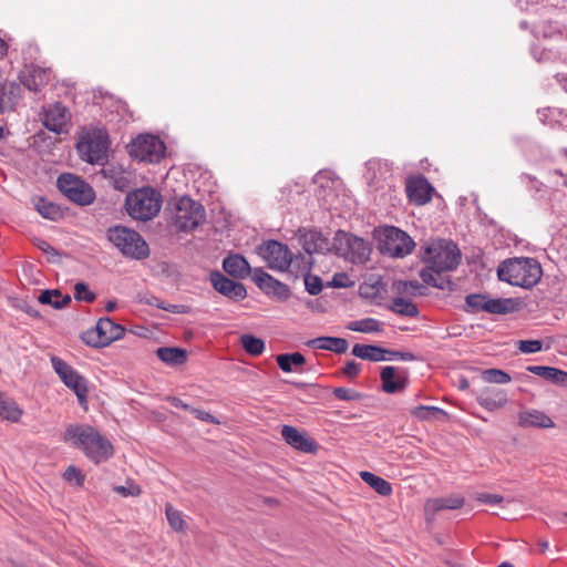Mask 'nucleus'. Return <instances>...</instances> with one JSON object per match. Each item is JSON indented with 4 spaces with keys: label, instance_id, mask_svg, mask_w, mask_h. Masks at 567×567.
I'll return each instance as SVG.
<instances>
[{
    "label": "nucleus",
    "instance_id": "f257e3e1",
    "mask_svg": "<svg viewBox=\"0 0 567 567\" xmlns=\"http://www.w3.org/2000/svg\"><path fill=\"white\" fill-rule=\"evenodd\" d=\"M63 440L82 450L96 464L107 461L114 452L112 443L102 436L95 427L86 424L69 425Z\"/></svg>",
    "mask_w": 567,
    "mask_h": 567
},
{
    "label": "nucleus",
    "instance_id": "f03ea898",
    "mask_svg": "<svg viewBox=\"0 0 567 567\" xmlns=\"http://www.w3.org/2000/svg\"><path fill=\"white\" fill-rule=\"evenodd\" d=\"M497 276L499 280L512 286L530 289L539 282L543 269L535 258L516 257L503 261L497 269Z\"/></svg>",
    "mask_w": 567,
    "mask_h": 567
},
{
    "label": "nucleus",
    "instance_id": "7ed1b4c3",
    "mask_svg": "<svg viewBox=\"0 0 567 567\" xmlns=\"http://www.w3.org/2000/svg\"><path fill=\"white\" fill-rule=\"evenodd\" d=\"M162 195L152 187H142L128 193L125 197V209L135 220H152L161 210Z\"/></svg>",
    "mask_w": 567,
    "mask_h": 567
},
{
    "label": "nucleus",
    "instance_id": "20e7f679",
    "mask_svg": "<svg viewBox=\"0 0 567 567\" xmlns=\"http://www.w3.org/2000/svg\"><path fill=\"white\" fill-rule=\"evenodd\" d=\"M106 238L125 257L143 260L150 256V247L145 239L131 228L121 225L110 227Z\"/></svg>",
    "mask_w": 567,
    "mask_h": 567
},
{
    "label": "nucleus",
    "instance_id": "39448f33",
    "mask_svg": "<svg viewBox=\"0 0 567 567\" xmlns=\"http://www.w3.org/2000/svg\"><path fill=\"white\" fill-rule=\"evenodd\" d=\"M173 225L181 231H190L202 225L206 213L204 206L188 196L173 199L168 204Z\"/></svg>",
    "mask_w": 567,
    "mask_h": 567
},
{
    "label": "nucleus",
    "instance_id": "423d86ee",
    "mask_svg": "<svg viewBox=\"0 0 567 567\" xmlns=\"http://www.w3.org/2000/svg\"><path fill=\"white\" fill-rule=\"evenodd\" d=\"M422 260L434 270L452 271L461 261V251L453 241L439 239L425 247Z\"/></svg>",
    "mask_w": 567,
    "mask_h": 567
},
{
    "label": "nucleus",
    "instance_id": "0eeeda50",
    "mask_svg": "<svg viewBox=\"0 0 567 567\" xmlns=\"http://www.w3.org/2000/svg\"><path fill=\"white\" fill-rule=\"evenodd\" d=\"M337 252L352 264H365L372 252L371 244L350 233L338 230L333 237Z\"/></svg>",
    "mask_w": 567,
    "mask_h": 567
},
{
    "label": "nucleus",
    "instance_id": "6e6552de",
    "mask_svg": "<svg viewBox=\"0 0 567 567\" xmlns=\"http://www.w3.org/2000/svg\"><path fill=\"white\" fill-rule=\"evenodd\" d=\"M131 157L145 163H158L166 152L164 142L153 134H140L126 146Z\"/></svg>",
    "mask_w": 567,
    "mask_h": 567
},
{
    "label": "nucleus",
    "instance_id": "1a4fd4ad",
    "mask_svg": "<svg viewBox=\"0 0 567 567\" xmlns=\"http://www.w3.org/2000/svg\"><path fill=\"white\" fill-rule=\"evenodd\" d=\"M76 150L83 161L103 165L107 161L109 136L103 131L86 133L78 141Z\"/></svg>",
    "mask_w": 567,
    "mask_h": 567
},
{
    "label": "nucleus",
    "instance_id": "9d476101",
    "mask_svg": "<svg viewBox=\"0 0 567 567\" xmlns=\"http://www.w3.org/2000/svg\"><path fill=\"white\" fill-rule=\"evenodd\" d=\"M415 244L403 230L394 226H385L380 233L379 249L383 255L403 258L412 252Z\"/></svg>",
    "mask_w": 567,
    "mask_h": 567
},
{
    "label": "nucleus",
    "instance_id": "9b49d317",
    "mask_svg": "<svg viewBox=\"0 0 567 567\" xmlns=\"http://www.w3.org/2000/svg\"><path fill=\"white\" fill-rule=\"evenodd\" d=\"M56 186L69 200L79 206L90 205L95 199V192L90 184L74 174H61Z\"/></svg>",
    "mask_w": 567,
    "mask_h": 567
},
{
    "label": "nucleus",
    "instance_id": "f8f14e48",
    "mask_svg": "<svg viewBox=\"0 0 567 567\" xmlns=\"http://www.w3.org/2000/svg\"><path fill=\"white\" fill-rule=\"evenodd\" d=\"M124 334L125 328L123 326L115 323L109 317H103L99 319L95 327L83 332L82 340L87 346L103 348L123 338Z\"/></svg>",
    "mask_w": 567,
    "mask_h": 567
},
{
    "label": "nucleus",
    "instance_id": "ddd939ff",
    "mask_svg": "<svg viewBox=\"0 0 567 567\" xmlns=\"http://www.w3.org/2000/svg\"><path fill=\"white\" fill-rule=\"evenodd\" d=\"M51 364L62 382L75 393L79 403L81 405L86 404L89 393L86 380L69 363L56 355L51 357Z\"/></svg>",
    "mask_w": 567,
    "mask_h": 567
},
{
    "label": "nucleus",
    "instance_id": "4468645a",
    "mask_svg": "<svg viewBox=\"0 0 567 567\" xmlns=\"http://www.w3.org/2000/svg\"><path fill=\"white\" fill-rule=\"evenodd\" d=\"M258 254L272 270H288L292 262V252L288 246L277 240H267L258 247Z\"/></svg>",
    "mask_w": 567,
    "mask_h": 567
},
{
    "label": "nucleus",
    "instance_id": "2eb2a0df",
    "mask_svg": "<svg viewBox=\"0 0 567 567\" xmlns=\"http://www.w3.org/2000/svg\"><path fill=\"white\" fill-rule=\"evenodd\" d=\"M252 281L264 293L279 301H286L291 296L288 285L279 281L260 267L254 269Z\"/></svg>",
    "mask_w": 567,
    "mask_h": 567
},
{
    "label": "nucleus",
    "instance_id": "dca6fc26",
    "mask_svg": "<svg viewBox=\"0 0 567 567\" xmlns=\"http://www.w3.org/2000/svg\"><path fill=\"white\" fill-rule=\"evenodd\" d=\"M210 282L217 292L231 300L240 301L247 297L246 287L241 282L234 281L220 271L210 274Z\"/></svg>",
    "mask_w": 567,
    "mask_h": 567
},
{
    "label": "nucleus",
    "instance_id": "f3484780",
    "mask_svg": "<svg viewBox=\"0 0 567 567\" xmlns=\"http://www.w3.org/2000/svg\"><path fill=\"white\" fill-rule=\"evenodd\" d=\"M380 378L382 390L389 394L401 392L409 385V377L405 369L400 370L395 367L386 365L382 369Z\"/></svg>",
    "mask_w": 567,
    "mask_h": 567
},
{
    "label": "nucleus",
    "instance_id": "a211bd4d",
    "mask_svg": "<svg viewBox=\"0 0 567 567\" xmlns=\"http://www.w3.org/2000/svg\"><path fill=\"white\" fill-rule=\"evenodd\" d=\"M70 120L69 110L61 103H54L43 110V125L51 132L62 133Z\"/></svg>",
    "mask_w": 567,
    "mask_h": 567
},
{
    "label": "nucleus",
    "instance_id": "6ab92c4d",
    "mask_svg": "<svg viewBox=\"0 0 567 567\" xmlns=\"http://www.w3.org/2000/svg\"><path fill=\"white\" fill-rule=\"evenodd\" d=\"M433 189L429 181L422 175L410 177L406 181V195L410 202L415 205H425L429 203L432 198Z\"/></svg>",
    "mask_w": 567,
    "mask_h": 567
},
{
    "label": "nucleus",
    "instance_id": "aec40b11",
    "mask_svg": "<svg viewBox=\"0 0 567 567\" xmlns=\"http://www.w3.org/2000/svg\"><path fill=\"white\" fill-rule=\"evenodd\" d=\"M281 436L287 444L303 453H315L318 449V444L312 439L295 426L284 425Z\"/></svg>",
    "mask_w": 567,
    "mask_h": 567
},
{
    "label": "nucleus",
    "instance_id": "412c9836",
    "mask_svg": "<svg viewBox=\"0 0 567 567\" xmlns=\"http://www.w3.org/2000/svg\"><path fill=\"white\" fill-rule=\"evenodd\" d=\"M51 71L40 66H27L19 74L20 84L33 92H39L50 81Z\"/></svg>",
    "mask_w": 567,
    "mask_h": 567
},
{
    "label": "nucleus",
    "instance_id": "4be33fe9",
    "mask_svg": "<svg viewBox=\"0 0 567 567\" xmlns=\"http://www.w3.org/2000/svg\"><path fill=\"white\" fill-rule=\"evenodd\" d=\"M465 499L461 495L430 498L424 504V515L427 522H433L435 515L443 509H458L463 507Z\"/></svg>",
    "mask_w": 567,
    "mask_h": 567
},
{
    "label": "nucleus",
    "instance_id": "5701e85b",
    "mask_svg": "<svg viewBox=\"0 0 567 567\" xmlns=\"http://www.w3.org/2000/svg\"><path fill=\"white\" fill-rule=\"evenodd\" d=\"M299 240L303 250L308 255L322 254L329 250L328 239L316 229L305 230Z\"/></svg>",
    "mask_w": 567,
    "mask_h": 567
},
{
    "label": "nucleus",
    "instance_id": "b1692460",
    "mask_svg": "<svg viewBox=\"0 0 567 567\" xmlns=\"http://www.w3.org/2000/svg\"><path fill=\"white\" fill-rule=\"evenodd\" d=\"M224 270L231 277L237 279H245L249 275L252 276L254 269L250 268L247 259L239 254L228 255L223 260Z\"/></svg>",
    "mask_w": 567,
    "mask_h": 567
},
{
    "label": "nucleus",
    "instance_id": "393cba45",
    "mask_svg": "<svg viewBox=\"0 0 567 567\" xmlns=\"http://www.w3.org/2000/svg\"><path fill=\"white\" fill-rule=\"evenodd\" d=\"M518 425L520 427L551 429L554 421L544 412L538 410L524 411L518 414Z\"/></svg>",
    "mask_w": 567,
    "mask_h": 567
},
{
    "label": "nucleus",
    "instance_id": "a878e982",
    "mask_svg": "<svg viewBox=\"0 0 567 567\" xmlns=\"http://www.w3.org/2000/svg\"><path fill=\"white\" fill-rule=\"evenodd\" d=\"M476 400L482 408L491 412L503 408L507 403V396L504 391L491 388L482 390L477 394Z\"/></svg>",
    "mask_w": 567,
    "mask_h": 567
},
{
    "label": "nucleus",
    "instance_id": "bb28decb",
    "mask_svg": "<svg viewBox=\"0 0 567 567\" xmlns=\"http://www.w3.org/2000/svg\"><path fill=\"white\" fill-rule=\"evenodd\" d=\"M21 97V85L16 82H0V113L12 110Z\"/></svg>",
    "mask_w": 567,
    "mask_h": 567
},
{
    "label": "nucleus",
    "instance_id": "cd10ccee",
    "mask_svg": "<svg viewBox=\"0 0 567 567\" xmlns=\"http://www.w3.org/2000/svg\"><path fill=\"white\" fill-rule=\"evenodd\" d=\"M306 346L312 349L328 350L341 354L348 350L349 343L346 339L339 337H318L308 340Z\"/></svg>",
    "mask_w": 567,
    "mask_h": 567
},
{
    "label": "nucleus",
    "instance_id": "c85d7f7f",
    "mask_svg": "<svg viewBox=\"0 0 567 567\" xmlns=\"http://www.w3.org/2000/svg\"><path fill=\"white\" fill-rule=\"evenodd\" d=\"M384 290L385 284L380 278H370L359 286L360 297L374 305H380L382 300V292Z\"/></svg>",
    "mask_w": 567,
    "mask_h": 567
},
{
    "label": "nucleus",
    "instance_id": "c756f323",
    "mask_svg": "<svg viewBox=\"0 0 567 567\" xmlns=\"http://www.w3.org/2000/svg\"><path fill=\"white\" fill-rule=\"evenodd\" d=\"M443 271L434 270L433 267L427 266L420 271L422 281L429 286L441 290H452L453 282L449 276L443 275Z\"/></svg>",
    "mask_w": 567,
    "mask_h": 567
},
{
    "label": "nucleus",
    "instance_id": "7c9ffc66",
    "mask_svg": "<svg viewBox=\"0 0 567 567\" xmlns=\"http://www.w3.org/2000/svg\"><path fill=\"white\" fill-rule=\"evenodd\" d=\"M526 370L535 375L542 377L554 384H567V372L558 368L546 365H528Z\"/></svg>",
    "mask_w": 567,
    "mask_h": 567
},
{
    "label": "nucleus",
    "instance_id": "2f4dec72",
    "mask_svg": "<svg viewBox=\"0 0 567 567\" xmlns=\"http://www.w3.org/2000/svg\"><path fill=\"white\" fill-rule=\"evenodd\" d=\"M519 302L514 298H489L484 302L485 312L493 315H507L518 309Z\"/></svg>",
    "mask_w": 567,
    "mask_h": 567
},
{
    "label": "nucleus",
    "instance_id": "473e14b6",
    "mask_svg": "<svg viewBox=\"0 0 567 567\" xmlns=\"http://www.w3.org/2000/svg\"><path fill=\"white\" fill-rule=\"evenodd\" d=\"M386 349L374 344H354L352 354L357 358L373 362L385 361Z\"/></svg>",
    "mask_w": 567,
    "mask_h": 567
},
{
    "label": "nucleus",
    "instance_id": "72a5a7b5",
    "mask_svg": "<svg viewBox=\"0 0 567 567\" xmlns=\"http://www.w3.org/2000/svg\"><path fill=\"white\" fill-rule=\"evenodd\" d=\"M38 301L43 305H50L54 309H63L71 302V297L62 295L58 289H47L39 295Z\"/></svg>",
    "mask_w": 567,
    "mask_h": 567
},
{
    "label": "nucleus",
    "instance_id": "f704fd0d",
    "mask_svg": "<svg viewBox=\"0 0 567 567\" xmlns=\"http://www.w3.org/2000/svg\"><path fill=\"white\" fill-rule=\"evenodd\" d=\"M158 359L171 365L183 364L187 360V352L181 348L161 347L156 350Z\"/></svg>",
    "mask_w": 567,
    "mask_h": 567
},
{
    "label": "nucleus",
    "instance_id": "c9c22d12",
    "mask_svg": "<svg viewBox=\"0 0 567 567\" xmlns=\"http://www.w3.org/2000/svg\"><path fill=\"white\" fill-rule=\"evenodd\" d=\"M347 329L361 333H380L383 331V323L374 318H363L349 322Z\"/></svg>",
    "mask_w": 567,
    "mask_h": 567
},
{
    "label": "nucleus",
    "instance_id": "e433bc0d",
    "mask_svg": "<svg viewBox=\"0 0 567 567\" xmlns=\"http://www.w3.org/2000/svg\"><path fill=\"white\" fill-rule=\"evenodd\" d=\"M388 309L395 315L403 317L415 318L419 316V309L416 305L402 297L393 298L392 302L388 306Z\"/></svg>",
    "mask_w": 567,
    "mask_h": 567
},
{
    "label": "nucleus",
    "instance_id": "4c0bfd02",
    "mask_svg": "<svg viewBox=\"0 0 567 567\" xmlns=\"http://www.w3.org/2000/svg\"><path fill=\"white\" fill-rule=\"evenodd\" d=\"M361 478L369 484L378 494L382 496H389L392 493V485L371 472H361Z\"/></svg>",
    "mask_w": 567,
    "mask_h": 567
},
{
    "label": "nucleus",
    "instance_id": "58836bf2",
    "mask_svg": "<svg viewBox=\"0 0 567 567\" xmlns=\"http://www.w3.org/2000/svg\"><path fill=\"white\" fill-rule=\"evenodd\" d=\"M534 32L544 39H554L561 38L564 29L557 21L546 20L538 22L534 28Z\"/></svg>",
    "mask_w": 567,
    "mask_h": 567
},
{
    "label": "nucleus",
    "instance_id": "ea45409f",
    "mask_svg": "<svg viewBox=\"0 0 567 567\" xmlns=\"http://www.w3.org/2000/svg\"><path fill=\"white\" fill-rule=\"evenodd\" d=\"M393 289L399 295L406 296H425L426 288L417 280H396L393 282Z\"/></svg>",
    "mask_w": 567,
    "mask_h": 567
},
{
    "label": "nucleus",
    "instance_id": "a19ab883",
    "mask_svg": "<svg viewBox=\"0 0 567 567\" xmlns=\"http://www.w3.org/2000/svg\"><path fill=\"white\" fill-rule=\"evenodd\" d=\"M22 415V410L18 404L9 399H4L0 392V417L11 422H17Z\"/></svg>",
    "mask_w": 567,
    "mask_h": 567
},
{
    "label": "nucleus",
    "instance_id": "79ce46f5",
    "mask_svg": "<svg viewBox=\"0 0 567 567\" xmlns=\"http://www.w3.org/2000/svg\"><path fill=\"white\" fill-rule=\"evenodd\" d=\"M276 361L284 372H292L293 367H300L306 363V358L300 352H293L279 354Z\"/></svg>",
    "mask_w": 567,
    "mask_h": 567
},
{
    "label": "nucleus",
    "instance_id": "37998d69",
    "mask_svg": "<svg viewBox=\"0 0 567 567\" xmlns=\"http://www.w3.org/2000/svg\"><path fill=\"white\" fill-rule=\"evenodd\" d=\"M411 415L420 421H427L433 417L443 416L446 417L447 413L439 408L433 405H419L413 408L410 411Z\"/></svg>",
    "mask_w": 567,
    "mask_h": 567
},
{
    "label": "nucleus",
    "instance_id": "c03bdc74",
    "mask_svg": "<svg viewBox=\"0 0 567 567\" xmlns=\"http://www.w3.org/2000/svg\"><path fill=\"white\" fill-rule=\"evenodd\" d=\"M240 343L245 351L252 357L260 355L265 351L264 340L252 334H243L240 337Z\"/></svg>",
    "mask_w": 567,
    "mask_h": 567
},
{
    "label": "nucleus",
    "instance_id": "a18cd8bd",
    "mask_svg": "<svg viewBox=\"0 0 567 567\" xmlns=\"http://www.w3.org/2000/svg\"><path fill=\"white\" fill-rule=\"evenodd\" d=\"M35 207L39 214L44 218L55 220L61 216L60 208L55 204L48 202L43 197H40L38 199Z\"/></svg>",
    "mask_w": 567,
    "mask_h": 567
},
{
    "label": "nucleus",
    "instance_id": "49530a36",
    "mask_svg": "<svg viewBox=\"0 0 567 567\" xmlns=\"http://www.w3.org/2000/svg\"><path fill=\"white\" fill-rule=\"evenodd\" d=\"M165 514L169 526L176 530L182 532L186 528V523L184 520L183 513L173 507V505L167 504L165 507Z\"/></svg>",
    "mask_w": 567,
    "mask_h": 567
},
{
    "label": "nucleus",
    "instance_id": "de8ad7c7",
    "mask_svg": "<svg viewBox=\"0 0 567 567\" xmlns=\"http://www.w3.org/2000/svg\"><path fill=\"white\" fill-rule=\"evenodd\" d=\"M481 377L483 381L495 384H506L512 380L511 375L507 372L494 368L483 370Z\"/></svg>",
    "mask_w": 567,
    "mask_h": 567
},
{
    "label": "nucleus",
    "instance_id": "09e8293b",
    "mask_svg": "<svg viewBox=\"0 0 567 567\" xmlns=\"http://www.w3.org/2000/svg\"><path fill=\"white\" fill-rule=\"evenodd\" d=\"M312 262V255H292V262L290 267L295 268L297 271H300L302 275H305L311 270Z\"/></svg>",
    "mask_w": 567,
    "mask_h": 567
},
{
    "label": "nucleus",
    "instance_id": "8fccbe9b",
    "mask_svg": "<svg viewBox=\"0 0 567 567\" xmlns=\"http://www.w3.org/2000/svg\"><path fill=\"white\" fill-rule=\"evenodd\" d=\"M305 288L311 296H317L322 291V279L319 276L311 275L310 271L305 274Z\"/></svg>",
    "mask_w": 567,
    "mask_h": 567
},
{
    "label": "nucleus",
    "instance_id": "3c124183",
    "mask_svg": "<svg viewBox=\"0 0 567 567\" xmlns=\"http://www.w3.org/2000/svg\"><path fill=\"white\" fill-rule=\"evenodd\" d=\"M74 298L78 301L93 302L96 295L89 289L85 282H76L74 286Z\"/></svg>",
    "mask_w": 567,
    "mask_h": 567
},
{
    "label": "nucleus",
    "instance_id": "603ef678",
    "mask_svg": "<svg viewBox=\"0 0 567 567\" xmlns=\"http://www.w3.org/2000/svg\"><path fill=\"white\" fill-rule=\"evenodd\" d=\"M63 478L68 483L73 484L74 486H82L85 480L82 472L74 465H70L66 467V470L63 473Z\"/></svg>",
    "mask_w": 567,
    "mask_h": 567
},
{
    "label": "nucleus",
    "instance_id": "864d4df0",
    "mask_svg": "<svg viewBox=\"0 0 567 567\" xmlns=\"http://www.w3.org/2000/svg\"><path fill=\"white\" fill-rule=\"evenodd\" d=\"M487 296L480 295V293H471L466 296V306L468 307L470 311L472 312H478V311H485L484 302H486Z\"/></svg>",
    "mask_w": 567,
    "mask_h": 567
},
{
    "label": "nucleus",
    "instance_id": "5fc2aeb1",
    "mask_svg": "<svg viewBox=\"0 0 567 567\" xmlns=\"http://www.w3.org/2000/svg\"><path fill=\"white\" fill-rule=\"evenodd\" d=\"M333 395L342 401H358L362 398V394L355 390L348 388H336L333 390Z\"/></svg>",
    "mask_w": 567,
    "mask_h": 567
},
{
    "label": "nucleus",
    "instance_id": "6e6d98bb",
    "mask_svg": "<svg viewBox=\"0 0 567 567\" xmlns=\"http://www.w3.org/2000/svg\"><path fill=\"white\" fill-rule=\"evenodd\" d=\"M517 349L523 353H536L542 351L543 342L540 340H519Z\"/></svg>",
    "mask_w": 567,
    "mask_h": 567
},
{
    "label": "nucleus",
    "instance_id": "4d7b16f0",
    "mask_svg": "<svg viewBox=\"0 0 567 567\" xmlns=\"http://www.w3.org/2000/svg\"><path fill=\"white\" fill-rule=\"evenodd\" d=\"M34 244L38 249H40L43 254H45L48 256V260L50 262H54L55 259L61 256V254L53 246H51L47 240L37 239Z\"/></svg>",
    "mask_w": 567,
    "mask_h": 567
},
{
    "label": "nucleus",
    "instance_id": "13d9d810",
    "mask_svg": "<svg viewBox=\"0 0 567 567\" xmlns=\"http://www.w3.org/2000/svg\"><path fill=\"white\" fill-rule=\"evenodd\" d=\"M416 357L409 351H395L388 350L385 352V361L401 360V361H414Z\"/></svg>",
    "mask_w": 567,
    "mask_h": 567
},
{
    "label": "nucleus",
    "instance_id": "bf43d9fd",
    "mask_svg": "<svg viewBox=\"0 0 567 567\" xmlns=\"http://www.w3.org/2000/svg\"><path fill=\"white\" fill-rule=\"evenodd\" d=\"M114 491L124 497L138 496L141 494V487L134 484H131L128 486L118 485L114 487Z\"/></svg>",
    "mask_w": 567,
    "mask_h": 567
},
{
    "label": "nucleus",
    "instance_id": "052dcab7",
    "mask_svg": "<svg viewBox=\"0 0 567 567\" xmlns=\"http://www.w3.org/2000/svg\"><path fill=\"white\" fill-rule=\"evenodd\" d=\"M476 499L481 503L488 505H497L504 501V497L498 494H489V493H480L476 496Z\"/></svg>",
    "mask_w": 567,
    "mask_h": 567
},
{
    "label": "nucleus",
    "instance_id": "680f3d73",
    "mask_svg": "<svg viewBox=\"0 0 567 567\" xmlns=\"http://www.w3.org/2000/svg\"><path fill=\"white\" fill-rule=\"evenodd\" d=\"M162 310L177 315H187L190 312V308L186 305L166 303L165 301L163 303Z\"/></svg>",
    "mask_w": 567,
    "mask_h": 567
},
{
    "label": "nucleus",
    "instance_id": "e2e57ef3",
    "mask_svg": "<svg viewBox=\"0 0 567 567\" xmlns=\"http://www.w3.org/2000/svg\"><path fill=\"white\" fill-rule=\"evenodd\" d=\"M361 371V364L350 360L346 363V365L342 369V372L344 375L349 378H355Z\"/></svg>",
    "mask_w": 567,
    "mask_h": 567
},
{
    "label": "nucleus",
    "instance_id": "0e129e2a",
    "mask_svg": "<svg viewBox=\"0 0 567 567\" xmlns=\"http://www.w3.org/2000/svg\"><path fill=\"white\" fill-rule=\"evenodd\" d=\"M190 413L198 420L206 421L212 424L218 423L217 419L206 411L193 408L190 409Z\"/></svg>",
    "mask_w": 567,
    "mask_h": 567
},
{
    "label": "nucleus",
    "instance_id": "69168bd1",
    "mask_svg": "<svg viewBox=\"0 0 567 567\" xmlns=\"http://www.w3.org/2000/svg\"><path fill=\"white\" fill-rule=\"evenodd\" d=\"M141 301L145 305L156 307L158 309H162L164 301L157 298L156 296H146L141 299Z\"/></svg>",
    "mask_w": 567,
    "mask_h": 567
},
{
    "label": "nucleus",
    "instance_id": "338daca9",
    "mask_svg": "<svg viewBox=\"0 0 567 567\" xmlns=\"http://www.w3.org/2000/svg\"><path fill=\"white\" fill-rule=\"evenodd\" d=\"M167 401L175 408L177 409H183V410H189L192 408H189L188 404L184 403L179 398H176V396H168L167 398Z\"/></svg>",
    "mask_w": 567,
    "mask_h": 567
},
{
    "label": "nucleus",
    "instance_id": "774afa93",
    "mask_svg": "<svg viewBox=\"0 0 567 567\" xmlns=\"http://www.w3.org/2000/svg\"><path fill=\"white\" fill-rule=\"evenodd\" d=\"M346 278L344 275H336L332 279V285L336 288H346L348 284H346L342 279Z\"/></svg>",
    "mask_w": 567,
    "mask_h": 567
}]
</instances>
